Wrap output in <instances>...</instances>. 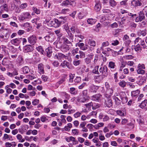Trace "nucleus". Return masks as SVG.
<instances>
[{
    "label": "nucleus",
    "mask_w": 147,
    "mask_h": 147,
    "mask_svg": "<svg viewBox=\"0 0 147 147\" xmlns=\"http://www.w3.org/2000/svg\"><path fill=\"white\" fill-rule=\"evenodd\" d=\"M88 44L91 47H89V51L91 52L94 50V47H95L96 45V43L95 41L92 39H89L88 40Z\"/></svg>",
    "instance_id": "1"
},
{
    "label": "nucleus",
    "mask_w": 147,
    "mask_h": 147,
    "mask_svg": "<svg viewBox=\"0 0 147 147\" xmlns=\"http://www.w3.org/2000/svg\"><path fill=\"white\" fill-rule=\"evenodd\" d=\"M31 17L30 14L28 12L23 13L20 16L19 19L20 20H24L26 19L30 18Z\"/></svg>",
    "instance_id": "2"
},
{
    "label": "nucleus",
    "mask_w": 147,
    "mask_h": 147,
    "mask_svg": "<svg viewBox=\"0 0 147 147\" xmlns=\"http://www.w3.org/2000/svg\"><path fill=\"white\" fill-rule=\"evenodd\" d=\"M60 66H61L63 68L67 67L69 69H72L74 67L70 63L66 61H64L63 62L61 63Z\"/></svg>",
    "instance_id": "3"
},
{
    "label": "nucleus",
    "mask_w": 147,
    "mask_h": 147,
    "mask_svg": "<svg viewBox=\"0 0 147 147\" xmlns=\"http://www.w3.org/2000/svg\"><path fill=\"white\" fill-rule=\"evenodd\" d=\"M11 68V72H10V76L11 77H13L15 75L18 74V71L14 67L13 65H11L10 66V68Z\"/></svg>",
    "instance_id": "4"
},
{
    "label": "nucleus",
    "mask_w": 147,
    "mask_h": 147,
    "mask_svg": "<svg viewBox=\"0 0 147 147\" xmlns=\"http://www.w3.org/2000/svg\"><path fill=\"white\" fill-rule=\"evenodd\" d=\"M45 40L47 41H53L55 39L54 34L50 33L45 37Z\"/></svg>",
    "instance_id": "5"
},
{
    "label": "nucleus",
    "mask_w": 147,
    "mask_h": 147,
    "mask_svg": "<svg viewBox=\"0 0 147 147\" xmlns=\"http://www.w3.org/2000/svg\"><path fill=\"white\" fill-rule=\"evenodd\" d=\"M28 42L32 45H34L36 42V38L35 35H32L28 38Z\"/></svg>",
    "instance_id": "6"
},
{
    "label": "nucleus",
    "mask_w": 147,
    "mask_h": 147,
    "mask_svg": "<svg viewBox=\"0 0 147 147\" xmlns=\"http://www.w3.org/2000/svg\"><path fill=\"white\" fill-rule=\"evenodd\" d=\"M50 23L52 26H53L55 27H57L60 26L61 22L58 20L55 19L51 21Z\"/></svg>",
    "instance_id": "7"
},
{
    "label": "nucleus",
    "mask_w": 147,
    "mask_h": 147,
    "mask_svg": "<svg viewBox=\"0 0 147 147\" xmlns=\"http://www.w3.org/2000/svg\"><path fill=\"white\" fill-rule=\"evenodd\" d=\"M102 95L100 94H96L92 96V99L96 101L100 102L102 98Z\"/></svg>",
    "instance_id": "8"
},
{
    "label": "nucleus",
    "mask_w": 147,
    "mask_h": 147,
    "mask_svg": "<svg viewBox=\"0 0 147 147\" xmlns=\"http://www.w3.org/2000/svg\"><path fill=\"white\" fill-rule=\"evenodd\" d=\"M55 58L58 59H62L63 60L64 59H66L67 57L66 55H65L61 53H59L55 55Z\"/></svg>",
    "instance_id": "9"
},
{
    "label": "nucleus",
    "mask_w": 147,
    "mask_h": 147,
    "mask_svg": "<svg viewBox=\"0 0 147 147\" xmlns=\"http://www.w3.org/2000/svg\"><path fill=\"white\" fill-rule=\"evenodd\" d=\"M96 3L94 7V9L97 11H100L101 7V4L99 0L95 1Z\"/></svg>",
    "instance_id": "10"
},
{
    "label": "nucleus",
    "mask_w": 147,
    "mask_h": 147,
    "mask_svg": "<svg viewBox=\"0 0 147 147\" xmlns=\"http://www.w3.org/2000/svg\"><path fill=\"white\" fill-rule=\"evenodd\" d=\"M22 41V38H16L11 40V43L13 45L18 46Z\"/></svg>",
    "instance_id": "11"
},
{
    "label": "nucleus",
    "mask_w": 147,
    "mask_h": 147,
    "mask_svg": "<svg viewBox=\"0 0 147 147\" xmlns=\"http://www.w3.org/2000/svg\"><path fill=\"white\" fill-rule=\"evenodd\" d=\"M117 93H115L113 96V99L115 100L116 104L117 105H119L121 103V100L119 99L120 97Z\"/></svg>",
    "instance_id": "12"
},
{
    "label": "nucleus",
    "mask_w": 147,
    "mask_h": 147,
    "mask_svg": "<svg viewBox=\"0 0 147 147\" xmlns=\"http://www.w3.org/2000/svg\"><path fill=\"white\" fill-rule=\"evenodd\" d=\"M145 18L144 13L142 12H140L138 16L136 17V21L137 22H141Z\"/></svg>",
    "instance_id": "13"
},
{
    "label": "nucleus",
    "mask_w": 147,
    "mask_h": 147,
    "mask_svg": "<svg viewBox=\"0 0 147 147\" xmlns=\"http://www.w3.org/2000/svg\"><path fill=\"white\" fill-rule=\"evenodd\" d=\"M94 58V55H89L88 57L84 59L85 62L87 64H89L91 63L92 59Z\"/></svg>",
    "instance_id": "14"
},
{
    "label": "nucleus",
    "mask_w": 147,
    "mask_h": 147,
    "mask_svg": "<svg viewBox=\"0 0 147 147\" xmlns=\"http://www.w3.org/2000/svg\"><path fill=\"white\" fill-rule=\"evenodd\" d=\"M69 45L66 44H63L61 47V50L63 52H66L69 49Z\"/></svg>",
    "instance_id": "15"
},
{
    "label": "nucleus",
    "mask_w": 147,
    "mask_h": 147,
    "mask_svg": "<svg viewBox=\"0 0 147 147\" xmlns=\"http://www.w3.org/2000/svg\"><path fill=\"white\" fill-rule=\"evenodd\" d=\"M113 93V90L111 88L107 89L105 94V97L107 98H110Z\"/></svg>",
    "instance_id": "16"
},
{
    "label": "nucleus",
    "mask_w": 147,
    "mask_h": 147,
    "mask_svg": "<svg viewBox=\"0 0 147 147\" xmlns=\"http://www.w3.org/2000/svg\"><path fill=\"white\" fill-rule=\"evenodd\" d=\"M99 88V87L97 86L92 85L90 87L89 91L91 92L95 93Z\"/></svg>",
    "instance_id": "17"
},
{
    "label": "nucleus",
    "mask_w": 147,
    "mask_h": 147,
    "mask_svg": "<svg viewBox=\"0 0 147 147\" xmlns=\"http://www.w3.org/2000/svg\"><path fill=\"white\" fill-rule=\"evenodd\" d=\"M108 71V69L107 66H105L103 67H101L99 69V72L100 74H106Z\"/></svg>",
    "instance_id": "18"
},
{
    "label": "nucleus",
    "mask_w": 147,
    "mask_h": 147,
    "mask_svg": "<svg viewBox=\"0 0 147 147\" xmlns=\"http://www.w3.org/2000/svg\"><path fill=\"white\" fill-rule=\"evenodd\" d=\"M105 104L106 106L108 107H110L112 105V100L110 99H107L105 100Z\"/></svg>",
    "instance_id": "19"
},
{
    "label": "nucleus",
    "mask_w": 147,
    "mask_h": 147,
    "mask_svg": "<svg viewBox=\"0 0 147 147\" xmlns=\"http://www.w3.org/2000/svg\"><path fill=\"white\" fill-rule=\"evenodd\" d=\"M38 68L39 72L40 74H44V65L42 63H40L38 65Z\"/></svg>",
    "instance_id": "20"
},
{
    "label": "nucleus",
    "mask_w": 147,
    "mask_h": 147,
    "mask_svg": "<svg viewBox=\"0 0 147 147\" xmlns=\"http://www.w3.org/2000/svg\"><path fill=\"white\" fill-rule=\"evenodd\" d=\"M140 92V91L138 90L132 91L131 92V96L132 97H137Z\"/></svg>",
    "instance_id": "21"
},
{
    "label": "nucleus",
    "mask_w": 147,
    "mask_h": 147,
    "mask_svg": "<svg viewBox=\"0 0 147 147\" xmlns=\"http://www.w3.org/2000/svg\"><path fill=\"white\" fill-rule=\"evenodd\" d=\"M46 51L47 52V56L50 57L52 55V48L51 47H48L46 49Z\"/></svg>",
    "instance_id": "22"
},
{
    "label": "nucleus",
    "mask_w": 147,
    "mask_h": 147,
    "mask_svg": "<svg viewBox=\"0 0 147 147\" xmlns=\"http://www.w3.org/2000/svg\"><path fill=\"white\" fill-rule=\"evenodd\" d=\"M32 50V47L30 45L26 46L24 48V51L25 53L30 52Z\"/></svg>",
    "instance_id": "23"
},
{
    "label": "nucleus",
    "mask_w": 147,
    "mask_h": 147,
    "mask_svg": "<svg viewBox=\"0 0 147 147\" xmlns=\"http://www.w3.org/2000/svg\"><path fill=\"white\" fill-rule=\"evenodd\" d=\"M61 40H63V44H70L71 46L72 45L71 42L69 41L67 38H66L65 37H63L61 38Z\"/></svg>",
    "instance_id": "24"
},
{
    "label": "nucleus",
    "mask_w": 147,
    "mask_h": 147,
    "mask_svg": "<svg viewBox=\"0 0 147 147\" xmlns=\"http://www.w3.org/2000/svg\"><path fill=\"white\" fill-rule=\"evenodd\" d=\"M131 3L136 6H140L142 4L139 1H132Z\"/></svg>",
    "instance_id": "25"
},
{
    "label": "nucleus",
    "mask_w": 147,
    "mask_h": 147,
    "mask_svg": "<svg viewBox=\"0 0 147 147\" xmlns=\"http://www.w3.org/2000/svg\"><path fill=\"white\" fill-rule=\"evenodd\" d=\"M137 121L140 125L144 124V119L141 116L139 117V119H137Z\"/></svg>",
    "instance_id": "26"
},
{
    "label": "nucleus",
    "mask_w": 147,
    "mask_h": 147,
    "mask_svg": "<svg viewBox=\"0 0 147 147\" xmlns=\"http://www.w3.org/2000/svg\"><path fill=\"white\" fill-rule=\"evenodd\" d=\"M115 63L112 61H111L109 62L108 67L109 68L111 69H114L115 68Z\"/></svg>",
    "instance_id": "27"
},
{
    "label": "nucleus",
    "mask_w": 147,
    "mask_h": 147,
    "mask_svg": "<svg viewBox=\"0 0 147 147\" xmlns=\"http://www.w3.org/2000/svg\"><path fill=\"white\" fill-rule=\"evenodd\" d=\"M96 21V20L95 19L90 18L87 20V22L88 24L92 25L95 23Z\"/></svg>",
    "instance_id": "28"
},
{
    "label": "nucleus",
    "mask_w": 147,
    "mask_h": 147,
    "mask_svg": "<svg viewBox=\"0 0 147 147\" xmlns=\"http://www.w3.org/2000/svg\"><path fill=\"white\" fill-rule=\"evenodd\" d=\"M17 139L19 140V141L20 142H23L25 141V139L24 138H22V136L20 134H18L17 135Z\"/></svg>",
    "instance_id": "29"
},
{
    "label": "nucleus",
    "mask_w": 147,
    "mask_h": 147,
    "mask_svg": "<svg viewBox=\"0 0 147 147\" xmlns=\"http://www.w3.org/2000/svg\"><path fill=\"white\" fill-rule=\"evenodd\" d=\"M147 103V100H145L144 101H142L140 105V107L142 108L145 107L146 106Z\"/></svg>",
    "instance_id": "30"
},
{
    "label": "nucleus",
    "mask_w": 147,
    "mask_h": 147,
    "mask_svg": "<svg viewBox=\"0 0 147 147\" xmlns=\"http://www.w3.org/2000/svg\"><path fill=\"white\" fill-rule=\"evenodd\" d=\"M100 105L98 103H92V109L93 110H95L100 107Z\"/></svg>",
    "instance_id": "31"
},
{
    "label": "nucleus",
    "mask_w": 147,
    "mask_h": 147,
    "mask_svg": "<svg viewBox=\"0 0 147 147\" xmlns=\"http://www.w3.org/2000/svg\"><path fill=\"white\" fill-rule=\"evenodd\" d=\"M99 66H97L95 67L94 69L93 70L92 72L94 74H100V73L98 71Z\"/></svg>",
    "instance_id": "32"
},
{
    "label": "nucleus",
    "mask_w": 147,
    "mask_h": 147,
    "mask_svg": "<svg viewBox=\"0 0 147 147\" xmlns=\"http://www.w3.org/2000/svg\"><path fill=\"white\" fill-rule=\"evenodd\" d=\"M109 4L112 7H114L117 5V3L114 0H110Z\"/></svg>",
    "instance_id": "33"
},
{
    "label": "nucleus",
    "mask_w": 147,
    "mask_h": 147,
    "mask_svg": "<svg viewBox=\"0 0 147 147\" xmlns=\"http://www.w3.org/2000/svg\"><path fill=\"white\" fill-rule=\"evenodd\" d=\"M23 71L24 74H27L30 71L29 69L27 66H25L23 68Z\"/></svg>",
    "instance_id": "34"
},
{
    "label": "nucleus",
    "mask_w": 147,
    "mask_h": 147,
    "mask_svg": "<svg viewBox=\"0 0 147 147\" xmlns=\"http://www.w3.org/2000/svg\"><path fill=\"white\" fill-rule=\"evenodd\" d=\"M32 9L33 10L34 12L36 14H40V10L37 9V8L34 7H33Z\"/></svg>",
    "instance_id": "35"
},
{
    "label": "nucleus",
    "mask_w": 147,
    "mask_h": 147,
    "mask_svg": "<svg viewBox=\"0 0 147 147\" xmlns=\"http://www.w3.org/2000/svg\"><path fill=\"white\" fill-rule=\"evenodd\" d=\"M119 84L121 87L122 88H124L126 86V82L125 81L122 80L120 82Z\"/></svg>",
    "instance_id": "36"
},
{
    "label": "nucleus",
    "mask_w": 147,
    "mask_h": 147,
    "mask_svg": "<svg viewBox=\"0 0 147 147\" xmlns=\"http://www.w3.org/2000/svg\"><path fill=\"white\" fill-rule=\"evenodd\" d=\"M54 32L57 36L59 37H61L62 36V34L61 32V31L60 30H55L54 31Z\"/></svg>",
    "instance_id": "37"
},
{
    "label": "nucleus",
    "mask_w": 147,
    "mask_h": 147,
    "mask_svg": "<svg viewBox=\"0 0 147 147\" xmlns=\"http://www.w3.org/2000/svg\"><path fill=\"white\" fill-rule=\"evenodd\" d=\"M134 49L136 52L140 51L141 50V48L140 47V45H139V43H138V44L135 47Z\"/></svg>",
    "instance_id": "38"
},
{
    "label": "nucleus",
    "mask_w": 147,
    "mask_h": 147,
    "mask_svg": "<svg viewBox=\"0 0 147 147\" xmlns=\"http://www.w3.org/2000/svg\"><path fill=\"white\" fill-rule=\"evenodd\" d=\"M119 94V96L121 100L126 96V95L125 93L124 92H121Z\"/></svg>",
    "instance_id": "39"
},
{
    "label": "nucleus",
    "mask_w": 147,
    "mask_h": 147,
    "mask_svg": "<svg viewBox=\"0 0 147 147\" xmlns=\"http://www.w3.org/2000/svg\"><path fill=\"white\" fill-rule=\"evenodd\" d=\"M138 34L139 35H142L143 36H145L146 35L145 30H140L138 32Z\"/></svg>",
    "instance_id": "40"
},
{
    "label": "nucleus",
    "mask_w": 147,
    "mask_h": 147,
    "mask_svg": "<svg viewBox=\"0 0 147 147\" xmlns=\"http://www.w3.org/2000/svg\"><path fill=\"white\" fill-rule=\"evenodd\" d=\"M143 40L139 37L137 38L135 41V44H139V45L140 44L141 42Z\"/></svg>",
    "instance_id": "41"
},
{
    "label": "nucleus",
    "mask_w": 147,
    "mask_h": 147,
    "mask_svg": "<svg viewBox=\"0 0 147 147\" xmlns=\"http://www.w3.org/2000/svg\"><path fill=\"white\" fill-rule=\"evenodd\" d=\"M70 4H71L70 3V2L69 0H66L65 1H63L61 4L63 6H67Z\"/></svg>",
    "instance_id": "42"
},
{
    "label": "nucleus",
    "mask_w": 147,
    "mask_h": 147,
    "mask_svg": "<svg viewBox=\"0 0 147 147\" xmlns=\"http://www.w3.org/2000/svg\"><path fill=\"white\" fill-rule=\"evenodd\" d=\"M109 45V43L108 41H106L103 42L102 44L101 49H102L104 47L107 46Z\"/></svg>",
    "instance_id": "43"
},
{
    "label": "nucleus",
    "mask_w": 147,
    "mask_h": 147,
    "mask_svg": "<svg viewBox=\"0 0 147 147\" xmlns=\"http://www.w3.org/2000/svg\"><path fill=\"white\" fill-rule=\"evenodd\" d=\"M70 89L69 92L71 94L74 95L76 94V92L75 91L76 89L75 88H71Z\"/></svg>",
    "instance_id": "44"
},
{
    "label": "nucleus",
    "mask_w": 147,
    "mask_h": 147,
    "mask_svg": "<svg viewBox=\"0 0 147 147\" xmlns=\"http://www.w3.org/2000/svg\"><path fill=\"white\" fill-rule=\"evenodd\" d=\"M81 62L80 60L74 61H73V63L75 66H77L80 64Z\"/></svg>",
    "instance_id": "45"
},
{
    "label": "nucleus",
    "mask_w": 147,
    "mask_h": 147,
    "mask_svg": "<svg viewBox=\"0 0 147 147\" xmlns=\"http://www.w3.org/2000/svg\"><path fill=\"white\" fill-rule=\"evenodd\" d=\"M5 89L6 90L7 94H5V96H8L9 93V86L7 85L5 86Z\"/></svg>",
    "instance_id": "46"
},
{
    "label": "nucleus",
    "mask_w": 147,
    "mask_h": 147,
    "mask_svg": "<svg viewBox=\"0 0 147 147\" xmlns=\"http://www.w3.org/2000/svg\"><path fill=\"white\" fill-rule=\"evenodd\" d=\"M79 54H80V58H84L85 57V54L83 51H79Z\"/></svg>",
    "instance_id": "47"
},
{
    "label": "nucleus",
    "mask_w": 147,
    "mask_h": 147,
    "mask_svg": "<svg viewBox=\"0 0 147 147\" xmlns=\"http://www.w3.org/2000/svg\"><path fill=\"white\" fill-rule=\"evenodd\" d=\"M137 72L138 74H144L145 73V71L144 70L138 69L137 70Z\"/></svg>",
    "instance_id": "48"
},
{
    "label": "nucleus",
    "mask_w": 147,
    "mask_h": 147,
    "mask_svg": "<svg viewBox=\"0 0 147 147\" xmlns=\"http://www.w3.org/2000/svg\"><path fill=\"white\" fill-rule=\"evenodd\" d=\"M9 61L8 59L6 58H4L3 61V64L5 65H8Z\"/></svg>",
    "instance_id": "49"
},
{
    "label": "nucleus",
    "mask_w": 147,
    "mask_h": 147,
    "mask_svg": "<svg viewBox=\"0 0 147 147\" xmlns=\"http://www.w3.org/2000/svg\"><path fill=\"white\" fill-rule=\"evenodd\" d=\"M124 57L126 59H133L134 57L131 55H125Z\"/></svg>",
    "instance_id": "50"
},
{
    "label": "nucleus",
    "mask_w": 147,
    "mask_h": 147,
    "mask_svg": "<svg viewBox=\"0 0 147 147\" xmlns=\"http://www.w3.org/2000/svg\"><path fill=\"white\" fill-rule=\"evenodd\" d=\"M81 80V78L80 77H77L74 80V82L76 83H78L80 82Z\"/></svg>",
    "instance_id": "51"
},
{
    "label": "nucleus",
    "mask_w": 147,
    "mask_h": 147,
    "mask_svg": "<svg viewBox=\"0 0 147 147\" xmlns=\"http://www.w3.org/2000/svg\"><path fill=\"white\" fill-rule=\"evenodd\" d=\"M9 138V136L6 134H4L2 140L4 141H6V140L8 139Z\"/></svg>",
    "instance_id": "52"
},
{
    "label": "nucleus",
    "mask_w": 147,
    "mask_h": 147,
    "mask_svg": "<svg viewBox=\"0 0 147 147\" xmlns=\"http://www.w3.org/2000/svg\"><path fill=\"white\" fill-rule=\"evenodd\" d=\"M28 6V4L26 3H24L22 4L20 6V7L21 9H24L26 8Z\"/></svg>",
    "instance_id": "53"
},
{
    "label": "nucleus",
    "mask_w": 147,
    "mask_h": 147,
    "mask_svg": "<svg viewBox=\"0 0 147 147\" xmlns=\"http://www.w3.org/2000/svg\"><path fill=\"white\" fill-rule=\"evenodd\" d=\"M63 28L66 30L67 32L69 31V27L67 24H65L63 26Z\"/></svg>",
    "instance_id": "54"
},
{
    "label": "nucleus",
    "mask_w": 147,
    "mask_h": 147,
    "mask_svg": "<svg viewBox=\"0 0 147 147\" xmlns=\"http://www.w3.org/2000/svg\"><path fill=\"white\" fill-rule=\"evenodd\" d=\"M69 138L70 141H72L74 143H75V144H76L78 143V142L76 140L75 138L73 136H70L69 137Z\"/></svg>",
    "instance_id": "55"
},
{
    "label": "nucleus",
    "mask_w": 147,
    "mask_h": 147,
    "mask_svg": "<svg viewBox=\"0 0 147 147\" xmlns=\"http://www.w3.org/2000/svg\"><path fill=\"white\" fill-rule=\"evenodd\" d=\"M76 46H78L79 47H80V49H81L84 45V44L83 43H78L76 44Z\"/></svg>",
    "instance_id": "56"
},
{
    "label": "nucleus",
    "mask_w": 147,
    "mask_h": 147,
    "mask_svg": "<svg viewBox=\"0 0 147 147\" xmlns=\"http://www.w3.org/2000/svg\"><path fill=\"white\" fill-rule=\"evenodd\" d=\"M121 100V102L123 104L126 103L128 101L127 98L126 96L122 99Z\"/></svg>",
    "instance_id": "57"
},
{
    "label": "nucleus",
    "mask_w": 147,
    "mask_h": 147,
    "mask_svg": "<svg viewBox=\"0 0 147 147\" xmlns=\"http://www.w3.org/2000/svg\"><path fill=\"white\" fill-rule=\"evenodd\" d=\"M40 20V18H34L32 20V22L33 23H35L37 25H38V24L37 23V21H39Z\"/></svg>",
    "instance_id": "58"
},
{
    "label": "nucleus",
    "mask_w": 147,
    "mask_h": 147,
    "mask_svg": "<svg viewBox=\"0 0 147 147\" xmlns=\"http://www.w3.org/2000/svg\"><path fill=\"white\" fill-rule=\"evenodd\" d=\"M79 49L78 48L73 49L72 51V53L74 55H75L76 54L78 53Z\"/></svg>",
    "instance_id": "59"
},
{
    "label": "nucleus",
    "mask_w": 147,
    "mask_h": 147,
    "mask_svg": "<svg viewBox=\"0 0 147 147\" xmlns=\"http://www.w3.org/2000/svg\"><path fill=\"white\" fill-rule=\"evenodd\" d=\"M86 122L85 121H83L81 123L80 125V128H83L85 127V126L86 125Z\"/></svg>",
    "instance_id": "60"
},
{
    "label": "nucleus",
    "mask_w": 147,
    "mask_h": 147,
    "mask_svg": "<svg viewBox=\"0 0 147 147\" xmlns=\"http://www.w3.org/2000/svg\"><path fill=\"white\" fill-rule=\"evenodd\" d=\"M69 11L68 9H64L61 11V13L64 14H65L68 12Z\"/></svg>",
    "instance_id": "61"
},
{
    "label": "nucleus",
    "mask_w": 147,
    "mask_h": 147,
    "mask_svg": "<svg viewBox=\"0 0 147 147\" xmlns=\"http://www.w3.org/2000/svg\"><path fill=\"white\" fill-rule=\"evenodd\" d=\"M89 47L88 45H84L82 48L81 49L84 51H86L88 49V48Z\"/></svg>",
    "instance_id": "62"
},
{
    "label": "nucleus",
    "mask_w": 147,
    "mask_h": 147,
    "mask_svg": "<svg viewBox=\"0 0 147 147\" xmlns=\"http://www.w3.org/2000/svg\"><path fill=\"white\" fill-rule=\"evenodd\" d=\"M138 69H145V67L144 66V65L143 64H139L138 66Z\"/></svg>",
    "instance_id": "63"
},
{
    "label": "nucleus",
    "mask_w": 147,
    "mask_h": 147,
    "mask_svg": "<svg viewBox=\"0 0 147 147\" xmlns=\"http://www.w3.org/2000/svg\"><path fill=\"white\" fill-rule=\"evenodd\" d=\"M39 102L38 100L35 99L32 102V105H36Z\"/></svg>",
    "instance_id": "64"
}]
</instances>
